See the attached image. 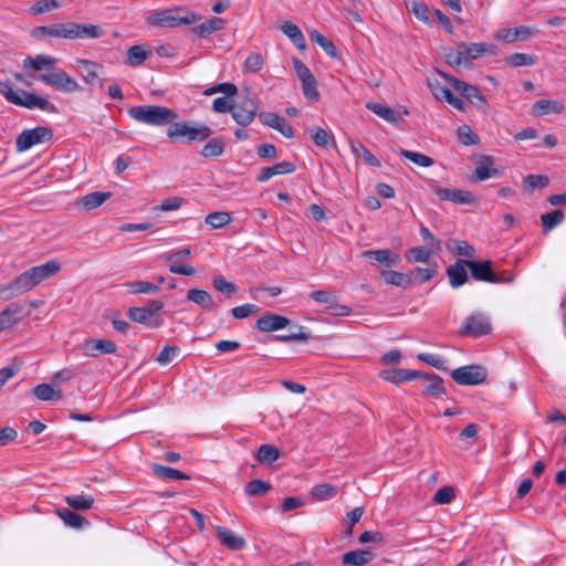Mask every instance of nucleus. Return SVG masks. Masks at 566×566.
<instances>
[{"label": "nucleus", "mask_w": 566, "mask_h": 566, "mask_svg": "<svg viewBox=\"0 0 566 566\" xmlns=\"http://www.w3.org/2000/svg\"><path fill=\"white\" fill-rule=\"evenodd\" d=\"M428 87L430 90V92L432 93V95L439 99V101H447L452 92L450 88H448L447 86L442 85L439 81L437 80H428Z\"/></svg>", "instance_id": "62"}, {"label": "nucleus", "mask_w": 566, "mask_h": 566, "mask_svg": "<svg viewBox=\"0 0 566 566\" xmlns=\"http://www.w3.org/2000/svg\"><path fill=\"white\" fill-rule=\"evenodd\" d=\"M486 369L479 365H468L451 371V378L462 386H475L486 380Z\"/></svg>", "instance_id": "9"}, {"label": "nucleus", "mask_w": 566, "mask_h": 566, "mask_svg": "<svg viewBox=\"0 0 566 566\" xmlns=\"http://www.w3.org/2000/svg\"><path fill=\"white\" fill-rule=\"evenodd\" d=\"M430 188L443 201H450L455 205H476L479 202L478 197L471 191L443 188L434 181H431Z\"/></svg>", "instance_id": "11"}, {"label": "nucleus", "mask_w": 566, "mask_h": 566, "mask_svg": "<svg viewBox=\"0 0 566 566\" xmlns=\"http://www.w3.org/2000/svg\"><path fill=\"white\" fill-rule=\"evenodd\" d=\"M127 316L133 322L143 324L150 328H158L163 325L161 317H154L144 307H129Z\"/></svg>", "instance_id": "23"}, {"label": "nucleus", "mask_w": 566, "mask_h": 566, "mask_svg": "<svg viewBox=\"0 0 566 566\" xmlns=\"http://www.w3.org/2000/svg\"><path fill=\"white\" fill-rule=\"evenodd\" d=\"M32 36L40 41H49L51 39L72 40L71 21L35 27L32 30Z\"/></svg>", "instance_id": "13"}, {"label": "nucleus", "mask_w": 566, "mask_h": 566, "mask_svg": "<svg viewBox=\"0 0 566 566\" xmlns=\"http://www.w3.org/2000/svg\"><path fill=\"white\" fill-rule=\"evenodd\" d=\"M111 197L112 193L109 191H94L82 197L76 205L81 206L85 211H91L102 206Z\"/></svg>", "instance_id": "31"}, {"label": "nucleus", "mask_w": 566, "mask_h": 566, "mask_svg": "<svg viewBox=\"0 0 566 566\" xmlns=\"http://www.w3.org/2000/svg\"><path fill=\"white\" fill-rule=\"evenodd\" d=\"M335 488L329 484H317L312 488L311 495L318 501L326 500L335 494Z\"/></svg>", "instance_id": "64"}, {"label": "nucleus", "mask_w": 566, "mask_h": 566, "mask_svg": "<svg viewBox=\"0 0 566 566\" xmlns=\"http://www.w3.org/2000/svg\"><path fill=\"white\" fill-rule=\"evenodd\" d=\"M366 107L386 122L392 125H398L400 116L391 107L375 102L367 103Z\"/></svg>", "instance_id": "37"}, {"label": "nucleus", "mask_w": 566, "mask_h": 566, "mask_svg": "<svg viewBox=\"0 0 566 566\" xmlns=\"http://www.w3.org/2000/svg\"><path fill=\"white\" fill-rule=\"evenodd\" d=\"M130 118L150 126H167L178 118V114L161 105H138L127 111Z\"/></svg>", "instance_id": "3"}, {"label": "nucleus", "mask_w": 566, "mask_h": 566, "mask_svg": "<svg viewBox=\"0 0 566 566\" xmlns=\"http://www.w3.org/2000/svg\"><path fill=\"white\" fill-rule=\"evenodd\" d=\"M280 455L279 448L273 444H262L255 453L258 461L265 464H272Z\"/></svg>", "instance_id": "45"}, {"label": "nucleus", "mask_w": 566, "mask_h": 566, "mask_svg": "<svg viewBox=\"0 0 566 566\" xmlns=\"http://www.w3.org/2000/svg\"><path fill=\"white\" fill-rule=\"evenodd\" d=\"M232 218L227 211H214L206 217V223L213 229H220L231 222Z\"/></svg>", "instance_id": "54"}, {"label": "nucleus", "mask_w": 566, "mask_h": 566, "mask_svg": "<svg viewBox=\"0 0 566 566\" xmlns=\"http://www.w3.org/2000/svg\"><path fill=\"white\" fill-rule=\"evenodd\" d=\"M302 91H303V95L308 101H315V102L318 101L319 93L317 90V81H316L315 76L302 82Z\"/></svg>", "instance_id": "63"}, {"label": "nucleus", "mask_w": 566, "mask_h": 566, "mask_svg": "<svg viewBox=\"0 0 566 566\" xmlns=\"http://www.w3.org/2000/svg\"><path fill=\"white\" fill-rule=\"evenodd\" d=\"M56 63V59L46 54H39L35 57L28 56L23 61L24 67H31L35 71H41L44 67H51Z\"/></svg>", "instance_id": "43"}, {"label": "nucleus", "mask_w": 566, "mask_h": 566, "mask_svg": "<svg viewBox=\"0 0 566 566\" xmlns=\"http://www.w3.org/2000/svg\"><path fill=\"white\" fill-rule=\"evenodd\" d=\"M149 53L143 45H133L127 50L125 63L130 66L142 65L148 57Z\"/></svg>", "instance_id": "44"}, {"label": "nucleus", "mask_w": 566, "mask_h": 566, "mask_svg": "<svg viewBox=\"0 0 566 566\" xmlns=\"http://www.w3.org/2000/svg\"><path fill=\"white\" fill-rule=\"evenodd\" d=\"M60 263L54 260L48 261L41 265L32 266L18 275L9 284L2 286L0 289V293L6 300L15 297L32 290L45 279L53 276L60 271Z\"/></svg>", "instance_id": "1"}, {"label": "nucleus", "mask_w": 566, "mask_h": 566, "mask_svg": "<svg viewBox=\"0 0 566 566\" xmlns=\"http://www.w3.org/2000/svg\"><path fill=\"white\" fill-rule=\"evenodd\" d=\"M280 29L298 50L306 49L305 38L301 29L295 23L286 21L281 25Z\"/></svg>", "instance_id": "36"}, {"label": "nucleus", "mask_w": 566, "mask_h": 566, "mask_svg": "<svg viewBox=\"0 0 566 566\" xmlns=\"http://www.w3.org/2000/svg\"><path fill=\"white\" fill-rule=\"evenodd\" d=\"M223 29V20L220 18H211L206 20L199 25L190 29V33L197 35L199 39H207L216 31Z\"/></svg>", "instance_id": "32"}, {"label": "nucleus", "mask_w": 566, "mask_h": 566, "mask_svg": "<svg viewBox=\"0 0 566 566\" xmlns=\"http://www.w3.org/2000/svg\"><path fill=\"white\" fill-rule=\"evenodd\" d=\"M310 39L313 42L317 43L328 56H331L332 59H337V49L335 44L331 40L325 38L319 31H311Z\"/></svg>", "instance_id": "46"}, {"label": "nucleus", "mask_w": 566, "mask_h": 566, "mask_svg": "<svg viewBox=\"0 0 566 566\" xmlns=\"http://www.w3.org/2000/svg\"><path fill=\"white\" fill-rule=\"evenodd\" d=\"M259 119L263 125L271 127L273 129H276L284 137H286V138L294 137L293 127L281 115L273 113V112H261L259 114Z\"/></svg>", "instance_id": "15"}, {"label": "nucleus", "mask_w": 566, "mask_h": 566, "mask_svg": "<svg viewBox=\"0 0 566 566\" xmlns=\"http://www.w3.org/2000/svg\"><path fill=\"white\" fill-rule=\"evenodd\" d=\"M381 276L386 283L408 289L412 285V276L410 273H401L395 270L381 271Z\"/></svg>", "instance_id": "38"}, {"label": "nucleus", "mask_w": 566, "mask_h": 566, "mask_svg": "<svg viewBox=\"0 0 566 566\" xmlns=\"http://www.w3.org/2000/svg\"><path fill=\"white\" fill-rule=\"evenodd\" d=\"M492 333V324L490 318L482 312H475L469 315L462 327L459 329L460 336H471L474 338L490 335Z\"/></svg>", "instance_id": "7"}, {"label": "nucleus", "mask_w": 566, "mask_h": 566, "mask_svg": "<svg viewBox=\"0 0 566 566\" xmlns=\"http://www.w3.org/2000/svg\"><path fill=\"white\" fill-rule=\"evenodd\" d=\"M537 57L526 53H513L506 57L507 64L512 67L532 66L536 63Z\"/></svg>", "instance_id": "58"}, {"label": "nucleus", "mask_w": 566, "mask_h": 566, "mask_svg": "<svg viewBox=\"0 0 566 566\" xmlns=\"http://www.w3.org/2000/svg\"><path fill=\"white\" fill-rule=\"evenodd\" d=\"M187 300L203 310H210L214 306L212 296L207 291L200 289H190L187 292Z\"/></svg>", "instance_id": "39"}, {"label": "nucleus", "mask_w": 566, "mask_h": 566, "mask_svg": "<svg viewBox=\"0 0 566 566\" xmlns=\"http://www.w3.org/2000/svg\"><path fill=\"white\" fill-rule=\"evenodd\" d=\"M72 40L97 39L104 34V30L96 24H84L71 21Z\"/></svg>", "instance_id": "25"}, {"label": "nucleus", "mask_w": 566, "mask_h": 566, "mask_svg": "<svg viewBox=\"0 0 566 566\" xmlns=\"http://www.w3.org/2000/svg\"><path fill=\"white\" fill-rule=\"evenodd\" d=\"M271 489L272 486L270 483L260 479H255L245 485L244 491L249 496H260L268 493Z\"/></svg>", "instance_id": "56"}, {"label": "nucleus", "mask_w": 566, "mask_h": 566, "mask_svg": "<svg viewBox=\"0 0 566 566\" xmlns=\"http://www.w3.org/2000/svg\"><path fill=\"white\" fill-rule=\"evenodd\" d=\"M464 263L468 265V269L471 271V275L474 280L488 283L497 281L495 277V272L492 268L493 263L491 260H468V262Z\"/></svg>", "instance_id": "16"}, {"label": "nucleus", "mask_w": 566, "mask_h": 566, "mask_svg": "<svg viewBox=\"0 0 566 566\" xmlns=\"http://www.w3.org/2000/svg\"><path fill=\"white\" fill-rule=\"evenodd\" d=\"M216 533L221 544L231 551H240L245 547V541L242 537L223 526H216Z\"/></svg>", "instance_id": "28"}, {"label": "nucleus", "mask_w": 566, "mask_h": 566, "mask_svg": "<svg viewBox=\"0 0 566 566\" xmlns=\"http://www.w3.org/2000/svg\"><path fill=\"white\" fill-rule=\"evenodd\" d=\"M438 74L443 77L452 87L458 91L465 99L472 103L478 109L483 113L486 112L488 101L486 97L478 90L476 86L465 83L446 72L438 71Z\"/></svg>", "instance_id": "6"}, {"label": "nucleus", "mask_w": 566, "mask_h": 566, "mask_svg": "<svg viewBox=\"0 0 566 566\" xmlns=\"http://www.w3.org/2000/svg\"><path fill=\"white\" fill-rule=\"evenodd\" d=\"M201 14L189 11L186 7H176L150 13L146 21L148 24L161 28H177L198 22Z\"/></svg>", "instance_id": "2"}, {"label": "nucleus", "mask_w": 566, "mask_h": 566, "mask_svg": "<svg viewBox=\"0 0 566 566\" xmlns=\"http://www.w3.org/2000/svg\"><path fill=\"white\" fill-rule=\"evenodd\" d=\"M459 48L463 50L465 65L468 66L470 65V59L474 60L482 57L485 54H495L496 52V46L494 44H488L482 42L471 44L461 43L459 44Z\"/></svg>", "instance_id": "19"}, {"label": "nucleus", "mask_w": 566, "mask_h": 566, "mask_svg": "<svg viewBox=\"0 0 566 566\" xmlns=\"http://www.w3.org/2000/svg\"><path fill=\"white\" fill-rule=\"evenodd\" d=\"M482 160L484 164L479 165L475 167L473 171V176L471 178L472 181H484L492 177H500L502 176L503 171L492 167L494 165V159L492 156H483Z\"/></svg>", "instance_id": "22"}, {"label": "nucleus", "mask_w": 566, "mask_h": 566, "mask_svg": "<svg viewBox=\"0 0 566 566\" xmlns=\"http://www.w3.org/2000/svg\"><path fill=\"white\" fill-rule=\"evenodd\" d=\"M533 34L530 27L520 25L516 28L500 29L495 33V39L503 43H513L516 41H526Z\"/></svg>", "instance_id": "18"}, {"label": "nucleus", "mask_w": 566, "mask_h": 566, "mask_svg": "<svg viewBox=\"0 0 566 566\" xmlns=\"http://www.w3.org/2000/svg\"><path fill=\"white\" fill-rule=\"evenodd\" d=\"M216 93H223L226 97H232L237 95L238 87L233 83L226 82L213 85L203 92L205 95H212Z\"/></svg>", "instance_id": "61"}, {"label": "nucleus", "mask_w": 566, "mask_h": 566, "mask_svg": "<svg viewBox=\"0 0 566 566\" xmlns=\"http://www.w3.org/2000/svg\"><path fill=\"white\" fill-rule=\"evenodd\" d=\"M212 285L219 293H222L228 297H231L238 292L237 285L227 281L222 275H214L212 277Z\"/></svg>", "instance_id": "53"}, {"label": "nucleus", "mask_w": 566, "mask_h": 566, "mask_svg": "<svg viewBox=\"0 0 566 566\" xmlns=\"http://www.w3.org/2000/svg\"><path fill=\"white\" fill-rule=\"evenodd\" d=\"M409 273L412 276V283L415 282L421 284L436 277L438 275V270L436 265L433 268L427 269L417 266Z\"/></svg>", "instance_id": "52"}, {"label": "nucleus", "mask_w": 566, "mask_h": 566, "mask_svg": "<svg viewBox=\"0 0 566 566\" xmlns=\"http://www.w3.org/2000/svg\"><path fill=\"white\" fill-rule=\"evenodd\" d=\"M457 135L459 142L465 146H474L480 144L479 135L467 124L458 127Z\"/></svg>", "instance_id": "49"}, {"label": "nucleus", "mask_w": 566, "mask_h": 566, "mask_svg": "<svg viewBox=\"0 0 566 566\" xmlns=\"http://www.w3.org/2000/svg\"><path fill=\"white\" fill-rule=\"evenodd\" d=\"M167 129V136L174 142L191 144L203 142L210 137L212 129L205 124L191 125L188 122H172Z\"/></svg>", "instance_id": "4"}, {"label": "nucleus", "mask_w": 566, "mask_h": 566, "mask_svg": "<svg viewBox=\"0 0 566 566\" xmlns=\"http://www.w3.org/2000/svg\"><path fill=\"white\" fill-rule=\"evenodd\" d=\"M22 94L23 96L14 92L12 90V85H4V90H2V95L11 104L29 109L40 108L50 113L57 112L55 105L49 102L46 98L25 91H22Z\"/></svg>", "instance_id": "5"}, {"label": "nucleus", "mask_w": 566, "mask_h": 566, "mask_svg": "<svg viewBox=\"0 0 566 566\" xmlns=\"http://www.w3.org/2000/svg\"><path fill=\"white\" fill-rule=\"evenodd\" d=\"M40 81L57 91L73 93L80 90L76 80L70 76L64 70H57L51 74H41Z\"/></svg>", "instance_id": "12"}, {"label": "nucleus", "mask_w": 566, "mask_h": 566, "mask_svg": "<svg viewBox=\"0 0 566 566\" xmlns=\"http://www.w3.org/2000/svg\"><path fill=\"white\" fill-rule=\"evenodd\" d=\"M259 109L258 101L250 97L249 91L241 101L233 104L232 117L240 126L250 125L255 118Z\"/></svg>", "instance_id": "10"}, {"label": "nucleus", "mask_w": 566, "mask_h": 566, "mask_svg": "<svg viewBox=\"0 0 566 566\" xmlns=\"http://www.w3.org/2000/svg\"><path fill=\"white\" fill-rule=\"evenodd\" d=\"M264 65V60L260 53H251L244 64H243V73H258L262 70Z\"/></svg>", "instance_id": "60"}, {"label": "nucleus", "mask_w": 566, "mask_h": 566, "mask_svg": "<svg viewBox=\"0 0 566 566\" xmlns=\"http://www.w3.org/2000/svg\"><path fill=\"white\" fill-rule=\"evenodd\" d=\"M380 378L391 384H399L401 381H409L420 377L419 370L409 369H387L379 374Z\"/></svg>", "instance_id": "27"}, {"label": "nucleus", "mask_w": 566, "mask_h": 566, "mask_svg": "<svg viewBox=\"0 0 566 566\" xmlns=\"http://www.w3.org/2000/svg\"><path fill=\"white\" fill-rule=\"evenodd\" d=\"M127 286L134 294H156L160 291V287L157 284L147 281L130 282Z\"/></svg>", "instance_id": "55"}, {"label": "nucleus", "mask_w": 566, "mask_h": 566, "mask_svg": "<svg viewBox=\"0 0 566 566\" xmlns=\"http://www.w3.org/2000/svg\"><path fill=\"white\" fill-rule=\"evenodd\" d=\"M549 184V178L546 175L530 174L523 178V187L527 191L535 189H543Z\"/></svg>", "instance_id": "50"}, {"label": "nucleus", "mask_w": 566, "mask_h": 566, "mask_svg": "<svg viewBox=\"0 0 566 566\" xmlns=\"http://www.w3.org/2000/svg\"><path fill=\"white\" fill-rule=\"evenodd\" d=\"M464 262H468V260L458 259L455 263L447 268V275L449 277L450 285L454 289L462 286L469 280V275L465 270L468 265Z\"/></svg>", "instance_id": "20"}, {"label": "nucleus", "mask_w": 566, "mask_h": 566, "mask_svg": "<svg viewBox=\"0 0 566 566\" xmlns=\"http://www.w3.org/2000/svg\"><path fill=\"white\" fill-rule=\"evenodd\" d=\"M80 349L84 356L96 357L101 354L116 353L117 345L109 339H86Z\"/></svg>", "instance_id": "14"}, {"label": "nucleus", "mask_w": 566, "mask_h": 566, "mask_svg": "<svg viewBox=\"0 0 566 566\" xmlns=\"http://www.w3.org/2000/svg\"><path fill=\"white\" fill-rule=\"evenodd\" d=\"M34 396L42 401H54L63 398V390L54 388L52 385L42 382L33 388Z\"/></svg>", "instance_id": "35"}, {"label": "nucleus", "mask_w": 566, "mask_h": 566, "mask_svg": "<svg viewBox=\"0 0 566 566\" xmlns=\"http://www.w3.org/2000/svg\"><path fill=\"white\" fill-rule=\"evenodd\" d=\"M399 155L406 159L411 160L412 163H415L416 165H419L421 167H430L434 163V160L431 157H429L424 154L415 153V151L407 150V149H401L399 151Z\"/></svg>", "instance_id": "59"}, {"label": "nucleus", "mask_w": 566, "mask_h": 566, "mask_svg": "<svg viewBox=\"0 0 566 566\" xmlns=\"http://www.w3.org/2000/svg\"><path fill=\"white\" fill-rule=\"evenodd\" d=\"M153 472L156 476L168 480H190V476L177 469L165 467L163 464L154 463L151 465Z\"/></svg>", "instance_id": "40"}, {"label": "nucleus", "mask_w": 566, "mask_h": 566, "mask_svg": "<svg viewBox=\"0 0 566 566\" xmlns=\"http://www.w3.org/2000/svg\"><path fill=\"white\" fill-rule=\"evenodd\" d=\"M296 170V166L292 161L277 163L271 167H263L256 176V181L265 182L276 175L292 174Z\"/></svg>", "instance_id": "24"}, {"label": "nucleus", "mask_w": 566, "mask_h": 566, "mask_svg": "<svg viewBox=\"0 0 566 566\" xmlns=\"http://www.w3.org/2000/svg\"><path fill=\"white\" fill-rule=\"evenodd\" d=\"M56 514L64 522V524L69 527L81 530V528L90 525V522L87 518L83 517L78 513H75L69 509H59V510H56Z\"/></svg>", "instance_id": "34"}, {"label": "nucleus", "mask_w": 566, "mask_h": 566, "mask_svg": "<svg viewBox=\"0 0 566 566\" xmlns=\"http://www.w3.org/2000/svg\"><path fill=\"white\" fill-rule=\"evenodd\" d=\"M52 138L53 130L50 127L38 126L32 129L22 130L15 139V147L18 151H25L32 146L50 142Z\"/></svg>", "instance_id": "8"}, {"label": "nucleus", "mask_w": 566, "mask_h": 566, "mask_svg": "<svg viewBox=\"0 0 566 566\" xmlns=\"http://www.w3.org/2000/svg\"><path fill=\"white\" fill-rule=\"evenodd\" d=\"M374 559V554L367 549H356L345 553L342 556V562L345 565L364 566Z\"/></svg>", "instance_id": "33"}, {"label": "nucleus", "mask_w": 566, "mask_h": 566, "mask_svg": "<svg viewBox=\"0 0 566 566\" xmlns=\"http://www.w3.org/2000/svg\"><path fill=\"white\" fill-rule=\"evenodd\" d=\"M226 143L222 137L210 139L200 150V155L206 158H216L223 154Z\"/></svg>", "instance_id": "42"}, {"label": "nucleus", "mask_w": 566, "mask_h": 566, "mask_svg": "<svg viewBox=\"0 0 566 566\" xmlns=\"http://www.w3.org/2000/svg\"><path fill=\"white\" fill-rule=\"evenodd\" d=\"M420 377L430 381L429 385H427L423 388L422 394L427 397H440L447 394V389L443 386V379L436 374H428L424 371H419Z\"/></svg>", "instance_id": "26"}, {"label": "nucleus", "mask_w": 566, "mask_h": 566, "mask_svg": "<svg viewBox=\"0 0 566 566\" xmlns=\"http://www.w3.org/2000/svg\"><path fill=\"white\" fill-rule=\"evenodd\" d=\"M290 323L291 321L283 315L266 313L256 321L255 326L261 332L270 333L285 328Z\"/></svg>", "instance_id": "17"}, {"label": "nucleus", "mask_w": 566, "mask_h": 566, "mask_svg": "<svg viewBox=\"0 0 566 566\" xmlns=\"http://www.w3.org/2000/svg\"><path fill=\"white\" fill-rule=\"evenodd\" d=\"M565 214L563 210L556 209L552 212L544 213L541 216V221L543 226V230L545 233L549 232L552 229H554L556 226L562 223L564 221Z\"/></svg>", "instance_id": "47"}, {"label": "nucleus", "mask_w": 566, "mask_h": 566, "mask_svg": "<svg viewBox=\"0 0 566 566\" xmlns=\"http://www.w3.org/2000/svg\"><path fill=\"white\" fill-rule=\"evenodd\" d=\"M23 305L21 303H10L0 312V329L6 331L18 324L22 318Z\"/></svg>", "instance_id": "21"}, {"label": "nucleus", "mask_w": 566, "mask_h": 566, "mask_svg": "<svg viewBox=\"0 0 566 566\" xmlns=\"http://www.w3.org/2000/svg\"><path fill=\"white\" fill-rule=\"evenodd\" d=\"M352 151L366 165L380 167V161L361 143H352Z\"/></svg>", "instance_id": "48"}, {"label": "nucleus", "mask_w": 566, "mask_h": 566, "mask_svg": "<svg viewBox=\"0 0 566 566\" xmlns=\"http://www.w3.org/2000/svg\"><path fill=\"white\" fill-rule=\"evenodd\" d=\"M95 500L88 494L69 495L65 497V503L74 510L87 511L93 507Z\"/></svg>", "instance_id": "41"}, {"label": "nucleus", "mask_w": 566, "mask_h": 566, "mask_svg": "<svg viewBox=\"0 0 566 566\" xmlns=\"http://www.w3.org/2000/svg\"><path fill=\"white\" fill-rule=\"evenodd\" d=\"M76 63L78 65L85 67L87 71L86 74L83 76V80L86 84H88V85L97 84L99 87H103L104 80L99 78L98 72H97L98 70L103 69L102 64L96 63L91 60H85V59H78L76 61Z\"/></svg>", "instance_id": "30"}, {"label": "nucleus", "mask_w": 566, "mask_h": 566, "mask_svg": "<svg viewBox=\"0 0 566 566\" xmlns=\"http://www.w3.org/2000/svg\"><path fill=\"white\" fill-rule=\"evenodd\" d=\"M564 111V105L554 99H538L532 105V115L542 117L547 114H560Z\"/></svg>", "instance_id": "29"}, {"label": "nucleus", "mask_w": 566, "mask_h": 566, "mask_svg": "<svg viewBox=\"0 0 566 566\" xmlns=\"http://www.w3.org/2000/svg\"><path fill=\"white\" fill-rule=\"evenodd\" d=\"M432 251L424 247H415L406 251V259L409 262H428Z\"/></svg>", "instance_id": "57"}, {"label": "nucleus", "mask_w": 566, "mask_h": 566, "mask_svg": "<svg viewBox=\"0 0 566 566\" xmlns=\"http://www.w3.org/2000/svg\"><path fill=\"white\" fill-rule=\"evenodd\" d=\"M310 133L314 144L318 147L326 148L331 143L335 145L334 136L324 128L316 127L311 129Z\"/></svg>", "instance_id": "51"}]
</instances>
